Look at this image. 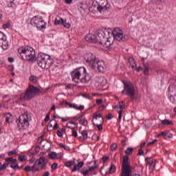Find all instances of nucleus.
Instances as JSON below:
<instances>
[{"label":"nucleus","mask_w":176,"mask_h":176,"mask_svg":"<svg viewBox=\"0 0 176 176\" xmlns=\"http://www.w3.org/2000/svg\"><path fill=\"white\" fill-rule=\"evenodd\" d=\"M31 120V117L28 115V111H24L19 118L16 120V123L19 129V130H26L30 127V121Z\"/></svg>","instance_id":"nucleus-5"},{"label":"nucleus","mask_w":176,"mask_h":176,"mask_svg":"<svg viewBox=\"0 0 176 176\" xmlns=\"http://www.w3.org/2000/svg\"><path fill=\"white\" fill-rule=\"evenodd\" d=\"M16 153H17V151L13 150V151H9L8 153V156H12V155H16Z\"/></svg>","instance_id":"nucleus-52"},{"label":"nucleus","mask_w":176,"mask_h":176,"mask_svg":"<svg viewBox=\"0 0 176 176\" xmlns=\"http://www.w3.org/2000/svg\"><path fill=\"white\" fill-rule=\"evenodd\" d=\"M37 164H34L32 166V173H36V171H39V168L36 166Z\"/></svg>","instance_id":"nucleus-44"},{"label":"nucleus","mask_w":176,"mask_h":176,"mask_svg":"<svg viewBox=\"0 0 176 176\" xmlns=\"http://www.w3.org/2000/svg\"><path fill=\"white\" fill-rule=\"evenodd\" d=\"M57 118L58 119H61L63 122H67V120H69V118H63V117H60V116H57Z\"/></svg>","instance_id":"nucleus-51"},{"label":"nucleus","mask_w":176,"mask_h":176,"mask_svg":"<svg viewBox=\"0 0 176 176\" xmlns=\"http://www.w3.org/2000/svg\"><path fill=\"white\" fill-rule=\"evenodd\" d=\"M161 123L164 126H173L174 124V123L171 120L167 119L162 120Z\"/></svg>","instance_id":"nucleus-29"},{"label":"nucleus","mask_w":176,"mask_h":176,"mask_svg":"<svg viewBox=\"0 0 176 176\" xmlns=\"http://www.w3.org/2000/svg\"><path fill=\"white\" fill-rule=\"evenodd\" d=\"M110 149L111 151H112V152H114V151H116V149H118V144H116V143H113V144H111Z\"/></svg>","instance_id":"nucleus-47"},{"label":"nucleus","mask_w":176,"mask_h":176,"mask_svg":"<svg viewBox=\"0 0 176 176\" xmlns=\"http://www.w3.org/2000/svg\"><path fill=\"white\" fill-rule=\"evenodd\" d=\"M18 159L19 162H25V160H27V158H25L24 155H19Z\"/></svg>","instance_id":"nucleus-48"},{"label":"nucleus","mask_w":176,"mask_h":176,"mask_svg":"<svg viewBox=\"0 0 176 176\" xmlns=\"http://www.w3.org/2000/svg\"><path fill=\"white\" fill-rule=\"evenodd\" d=\"M85 60L91 68L96 69V64L98 60V58L96 55L91 52L87 53L85 56Z\"/></svg>","instance_id":"nucleus-11"},{"label":"nucleus","mask_w":176,"mask_h":176,"mask_svg":"<svg viewBox=\"0 0 176 176\" xmlns=\"http://www.w3.org/2000/svg\"><path fill=\"white\" fill-rule=\"evenodd\" d=\"M31 25L36 27L38 30H43L46 28V23L43 18L38 17L36 16H34L30 21Z\"/></svg>","instance_id":"nucleus-10"},{"label":"nucleus","mask_w":176,"mask_h":176,"mask_svg":"<svg viewBox=\"0 0 176 176\" xmlns=\"http://www.w3.org/2000/svg\"><path fill=\"white\" fill-rule=\"evenodd\" d=\"M94 126L98 127V130L101 131L102 130V124H104V118H102V114L101 113H94V118L91 120Z\"/></svg>","instance_id":"nucleus-9"},{"label":"nucleus","mask_w":176,"mask_h":176,"mask_svg":"<svg viewBox=\"0 0 176 176\" xmlns=\"http://www.w3.org/2000/svg\"><path fill=\"white\" fill-rule=\"evenodd\" d=\"M73 164H75V161H69L65 162V166L66 167H72Z\"/></svg>","instance_id":"nucleus-43"},{"label":"nucleus","mask_w":176,"mask_h":176,"mask_svg":"<svg viewBox=\"0 0 176 176\" xmlns=\"http://www.w3.org/2000/svg\"><path fill=\"white\" fill-rule=\"evenodd\" d=\"M134 152V148L133 147H129L125 151V154L126 155L123 156L122 159V166L120 176H131L133 174V170H131V166L129 164V156Z\"/></svg>","instance_id":"nucleus-3"},{"label":"nucleus","mask_w":176,"mask_h":176,"mask_svg":"<svg viewBox=\"0 0 176 176\" xmlns=\"http://www.w3.org/2000/svg\"><path fill=\"white\" fill-rule=\"evenodd\" d=\"M157 140H154L152 142H150L148 143H147V146H151V145H153V144H155V142H157Z\"/></svg>","instance_id":"nucleus-55"},{"label":"nucleus","mask_w":176,"mask_h":176,"mask_svg":"<svg viewBox=\"0 0 176 176\" xmlns=\"http://www.w3.org/2000/svg\"><path fill=\"white\" fill-rule=\"evenodd\" d=\"M11 120H12V114L10 113H8L6 116V123H10Z\"/></svg>","instance_id":"nucleus-35"},{"label":"nucleus","mask_w":176,"mask_h":176,"mask_svg":"<svg viewBox=\"0 0 176 176\" xmlns=\"http://www.w3.org/2000/svg\"><path fill=\"white\" fill-rule=\"evenodd\" d=\"M57 167H58V164H57L56 162L53 163L51 166L52 170H56Z\"/></svg>","instance_id":"nucleus-50"},{"label":"nucleus","mask_w":176,"mask_h":176,"mask_svg":"<svg viewBox=\"0 0 176 176\" xmlns=\"http://www.w3.org/2000/svg\"><path fill=\"white\" fill-rule=\"evenodd\" d=\"M9 27H10V23H6L3 25V28H4V30H6V28H9Z\"/></svg>","instance_id":"nucleus-59"},{"label":"nucleus","mask_w":176,"mask_h":176,"mask_svg":"<svg viewBox=\"0 0 176 176\" xmlns=\"http://www.w3.org/2000/svg\"><path fill=\"white\" fill-rule=\"evenodd\" d=\"M106 39H107V41L104 40V41L103 42V46L104 47H106L107 49H111V46H112V45H113V38H111V36H108Z\"/></svg>","instance_id":"nucleus-19"},{"label":"nucleus","mask_w":176,"mask_h":176,"mask_svg":"<svg viewBox=\"0 0 176 176\" xmlns=\"http://www.w3.org/2000/svg\"><path fill=\"white\" fill-rule=\"evenodd\" d=\"M96 68H97V70L99 72L104 74V72L107 71V65L105 64V62L98 59V62L96 63Z\"/></svg>","instance_id":"nucleus-14"},{"label":"nucleus","mask_w":176,"mask_h":176,"mask_svg":"<svg viewBox=\"0 0 176 176\" xmlns=\"http://www.w3.org/2000/svg\"><path fill=\"white\" fill-rule=\"evenodd\" d=\"M47 160L45 157H41L40 158L36 160L35 164H37V166H41V170H45L46 168V166H47Z\"/></svg>","instance_id":"nucleus-15"},{"label":"nucleus","mask_w":176,"mask_h":176,"mask_svg":"<svg viewBox=\"0 0 176 176\" xmlns=\"http://www.w3.org/2000/svg\"><path fill=\"white\" fill-rule=\"evenodd\" d=\"M50 120V113H49L45 116V122H49Z\"/></svg>","instance_id":"nucleus-57"},{"label":"nucleus","mask_w":176,"mask_h":176,"mask_svg":"<svg viewBox=\"0 0 176 176\" xmlns=\"http://www.w3.org/2000/svg\"><path fill=\"white\" fill-rule=\"evenodd\" d=\"M122 94H126V96H128L130 97L131 101L134 100V98H135V89H124L122 91Z\"/></svg>","instance_id":"nucleus-16"},{"label":"nucleus","mask_w":176,"mask_h":176,"mask_svg":"<svg viewBox=\"0 0 176 176\" xmlns=\"http://www.w3.org/2000/svg\"><path fill=\"white\" fill-rule=\"evenodd\" d=\"M123 84L124 89H134V87H133V83H131V82L123 81Z\"/></svg>","instance_id":"nucleus-28"},{"label":"nucleus","mask_w":176,"mask_h":176,"mask_svg":"<svg viewBox=\"0 0 176 176\" xmlns=\"http://www.w3.org/2000/svg\"><path fill=\"white\" fill-rule=\"evenodd\" d=\"M120 109H121V111H123V109H124V107H126V104L124 103V101H121L119 102V106Z\"/></svg>","instance_id":"nucleus-46"},{"label":"nucleus","mask_w":176,"mask_h":176,"mask_svg":"<svg viewBox=\"0 0 176 176\" xmlns=\"http://www.w3.org/2000/svg\"><path fill=\"white\" fill-rule=\"evenodd\" d=\"M102 102H103L102 99H98V100H96V104L98 105H101V104H102Z\"/></svg>","instance_id":"nucleus-60"},{"label":"nucleus","mask_w":176,"mask_h":176,"mask_svg":"<svg viewBox=\"0 0 176 176\" xmlns=\"http://www.w3.org/2000/svg\"><path fill=\"white\" fill-rule=\"evenodd\" d=\"M50 175V173L49 171L45 172L42 176H49Z\"/></svg>","instance_id":"nucleus-64"},{"label":"nucleus","mask_w":176,"mask_h":176,"mask_svg":"<svg viewBox=\"0 0 176 176\" xmlns=\"http://www.w3.org/2000/svg\"><path fill=\"white\" fill-rule=\"evenodd\" d=\"M79 123L80 124H82V126H87L88 124V122H87V120H86V118L80 120Z\"/></svg>","instance_id":"nucleus-38"},{"label":"nucleus","mask_w":176,"mask_h":176,"mask_svg":"<svg viewBox=\"0 0 176 176\" xmlns=\"http://www.w3.org/2000/svg\"><path fill=\"white\" fill-rule=\"evenodd\" d=\"M56 157H57V153H56L55 152H52L48 155L49 159H52V160L56 159Z\"/></svg>","instance_id":"nucleus-41"},{"label":"nucleus","mask_w":176,"mask_h":176,"mask_svg":"<svg viewBox=\"0 0 176 176\" xmlns=\"http://www.w3.org/2000/svg\"><path fill=\"white\" fill-rule=\"evenodd\" d=\"M149 159H151V158L146 157L145 158V162L147 163V164H148V166L150 167L153 166V169H154L155 166H156V161L153 160L152 162H151L148 161Z\"/></svg>","instance_id":"nucleus-26"},{"label":"nucleus","mask_w":176,"mask_h":176,"mask_svg":"<svg viewBox=\"0 0 176 176\" xmlns=\"http://www.w3.org/2000/svg\"><path fill=\"white\" fill-rule=\"evenodd\" d=\"M144 75H149V65H144Z\"/></svg>","instance_id":"nucleus-36"},{"label":"nucleus","mask_w":176,"mask_h":176,"mask_svg":"<svg viewBox=\"0 0 176 176\" xmlns=\"http://www.w3.org/2000/svg\"><path fill=\"white\" fill-rule=\"evenodd\" d=\"M62 25L65 28H71V23H67V20L62 19Z\"/></svg>","instance_id":"nucleus-34"},{"label":"nucleus","mask_w":176,"mask_h":176,"mask_svg":"<svg viewBox=\"0 0 176 176\" xmlns=\"http://www.w3.org/2000/svg\"><path fill=\"white\" fill-rule=\"evenodd\" d=\"M37 64L42 69H49L54 64V60L50 55L40 53L37 56Z\"/></svg>","instance_id":"nucleus-4"},{"label":"nucleus","mask_w":176,"mask_h":176,"mask_svg":"<svg viewBox=\"0 0 176 176\" xmlns=\"http://www.w3.org/2000/svg\"><path fill=\"white\" fill-rule=\"evenodd\" d=\"M102 160L104 162V163H105V162L109 160V157L104 155L102 157Z\"/></svg>","instance_id":"nucleus-54"},{"label":"nucleus","mask_w":176,"mask_h":176,"mask_svg":"<svg viewBox=\"0 0 176 176\" xmlns=\"http://www.w3.org/2000/svg\"><path fill=\"white\" fill-rule=\"evenodd\" d=\"M162 135L164 137V138H173V134L170 133L169 132L162 131L157 135V137H162Z\"/></svg>","instance_id":"nucleus-24"},{"label":"nucleus","mask_w":176,"mask_h":176,"mask_svg":"<svg viewBox=\"0 0 176 176\" xmlns=\"http://www.w3.org/2000/svg\"><path fill=\"white\" fill-rule=\"evenodd\" d=\"M67 129H78V122L70 121L66 124Z\"/></svg>","instance_id":"nucleus-23"},{"label":"nucleus","mask_w":176,"mask_h":176,"mask_svg":"<svg viewBox=\"0 0 176 176\" xmlns=\"http://www.w3.org/2000/svg\"><path fill=\"white\" fill-rule=\"evenodd\" d=\"M81 135L78 138L79 141H80L81 142H84V141H87V138H89V135L87 134V131H82L81 132Z\"/></svg>","instance_id":"nucleus-21"},{"label":"nucleus","mask_w":176,"mask_h":176,"mask_svg":"<svg viewBox=\"0 0 176 176\" xmlns=\"http://www.w3.org/2000/svg\"><path fill=\"white\" fill-rule=\"evenodd\" d=\"M97 168V166H88L87 168H83L82 170L80 171V173L82 174V175L86 176L89 175V173H93V171H95Z\"/></svg>","instance_id":"nucleus-18"},{"label":"nucleus","mask_w":176,"mask_h":176,"mask_svg":"<svg viewBox=\"0 0 176 176\" xmlns=\"http://www.w3.org/2000/svg\"><path fill=\"white\" fill-rule=\"evenodd\" d=\"M8 46L9 43L8 42L6 36L3 32H0V47H2L3 50H7Z\"/></svg>","instance_id":"nucleus-13"},{"label":"nucleus","mask_w":176,"mask_h":176,"mask_svg":"<svg viewBox=\"0 0 176 176\" xmlns=\"http://www.w3.org/2000/svg\"><path fill=\"white\" fill-rule=\"evenodd\" d=\"M141 155H144V150L142 148L139 149L138 155L141 156Z\"/></svg>","instance_id":"nucleus-62"},{"label":"nucleus","mask_w":176,"mask_h":176,"mask_svg":"<svg viewBox=\"0 0 176 176\" xmlns=\"http://www.w3.org/2000/svg\"><path fill=\"white\" fill-rule=\"evenodd\" d=\"M14 161V159H13V157H12L6 159V162H11L12 163Z\"/></svg>","instance_id":"nucleus-58"},{"label":"nucleus","mask_w":176,"mask_h":176,"mask_svg":"<svg viewBox=\"0 0 176 176\" xmlns=\"http://www.w3.org/2000/svg\"><path fill=\"white\" fill-rule=\"evenodd\" d=\"M113 118V116H112V113H109L107 116H106V118L107 120H111Z\"/></svg>","instance_id":"nucleus-56"},{"label":"nucleus","mask_w":176,"mask_h":176,"mask_svg":"<svg viewBox=\"0 0 176 176\" xmlns=\"http://www.w3.org/2000/svg\"><path fill=\"white\" fill-rule=\"evenodd\" d=\"M116 171V166L113 164H111V166L109 168V174H113Z\"/></svg>","instance_id":"nucleus-31"},{"label":"nucleus","mask_w":176,"mask_h":176,"mask_svg":"<svg viewBox=\"0 0 176 176\" xmlns=\"http://www.w3.org/2000/svg\"><path fill=\"white\" fill-rule=\"evenodd\" d=\"M30 82H32L33 83H36V82H38V77H36L35 76H31L30 77Z\"/></svg>","instance_id":"nucleus-39"},{"label":"nucleus","mask_w":176,"mask_h":176,"mask_svg":"<svg viewBox=\"0 0 176 176\" xmlns=\"http://www.w3.org/2000/svg\"><path fill=\"white\" fill-rule=\"evenodd\" d=\"M107 85V78L104 76H98L95 80V87L102 89Z\"/></svg>","instance_id":"nucleus-12"},{"label":"nucleus","mask_w":176,"mask_h":176,"mask_svg":"<svg viewBox=\"0 0 176 176\" xmlns=\"http://www.w3.org/2000/svg\"><path fill=\"white\" fill-rule=\"evenodd\" d=\"M109 9V7L108 6V2L107 1L103 0L101 1V3L98 6L97 10L100 13H102V12H107Z\"/></svg>","instance_id":"nucleus-17"},{"label":"nucleus","mask_w":176,"mask_h":176,"mask_svg":"<svg viewBox=\"0 0 176 176\" xmlns=\"http://www.w3.org/2000/svg\"><path fill=\"white\" fill-rule=\"evenodd\" d=\"M72 79L76 83H89L91 80V76L86 72V68L78 67L71 73Z\"/></svg>","instance_id":"nucleus-1"},{"label":"nucleus","mask_w":176,"mask_h":176,"mask_svg":"<svg viewBox=\"0 0 176 176\" xmlns=\"http://www.w3.org/2000/svg\"><path fill=\"white\" fill-rule=\"evenodd\" d=\"M129 66L131 67V68H132V69H134L135 68L137 67V63H135V60H134V58H130L129 59Z\"/></svg>","instance_id":"nucleus-25"},{"label":"nucleus","mask_w":176,"mask_h":176,"mask_svg":"<svg viewBox=\"0 0 176 176\" xmlns=\"http://www.w3.org/2000/svg\"><path fill=\"white\" fill-rule=\"evenodd\" d=\"M63 20H64L63 18H60V19H55L54 25H58L60 24L63 23Z\"/></svg>","instance_id":"nucleus-45"},{"label":"nucleus","mask_w":176,"mask_h":176,"mask_svg":"<svg viewBox=\"0 0 176 176\" xmlns=\"http://www.w3.org/2000/svg\"><path fill=\"white\" fill-rule=\"evenodd\" d=\"M9 166V163H4L1 166V170H5Z\"/></svg>","instance_id":"nucleus-53"},{"label":"nucleus","mask_w":176,"mask_h":176,"mask_svg":"<svg viewBox=\"0 0 176 176\" xmlns=\"http://www.w3.org/2000/svg\"><path fill=\"white\" fill-rule=\"evenodd\" d=\"M41 93L40 89H27L24 94H21L20 100L30 101V100H32L35 96H38L41 94Z\"/></svg>","instance_id":"nucleus-7"},{"label":"nucleus","mask_w":176,"mask_h":176,"mask_svg":"<svg viewBox=\"0 0 176 176\" xmlns=\"http://www.w3.org/2000/svg\"><path fill=\"white\" fill-rule=\"evenodd\" d=\"M76 129L78 128H72L71 130H72V137H74L76 138L78 137V131H76Z\"/></svg>","instance_id":"nucleus-37"},{"label":"nucleus","mask_w":176,"mask_h":176,"mask_svg":"<svg viewBox=\"0 0 176 176\" xmlns=\"http://www.w3.org/2000/svg\"><path fill=\"white\" fill-rule=\"evenodd\" d=\"M56 134H57L58 137H60V138L63 137V133L60 130H58L56 131Z\"/></svg>","instance_id":"nucleus-63"},{"label":"nucleus","mask_w":176,"mask_h":176,"mask_svg":"<svg viewBox=\"0 0 176 176\" xmlns=\"http://www.w3.org/2000/svg\"><path fill=\"white\" fill-rule=\"evenodd\" d=\"M55 87H65V89H72V87H74V85L72 84H68L67 85L64 84H56L55 85Z\"/></svg>","instance_id":"nucleus-27"},{"label":"nucleus","mask_w":176,"mask_h":176,"mask_svg":"<svg viewBox=\"0 0 176 176\" xmlns=\"http://www.w3.org/2000/svg\"><path fill=\"white\" fill-rule=\"evenodd\" d=\"M80 96L84 97V98H90V95H89L87 94H80Z\"/></svg>","instance_id":"nucleus-61"},{"label":"nucleus","mask_w":176,"mask_h":176,"mask_svg":"<svg viewBox=\"0 0 176 176\" xmlns=\"http://www.w3.org/2000/svg\"><path fill=\"white\" fill-rule=\"evenodd\" d=\"M18 53L21 56V58L25 61H29L30 63H35L36 61V54L35 50L32 47H21L18 49Z\"/></svg>","instance_id":"nucleus-2"},{"label":"nucleus","mask_w":176,"mask_h":176,"mask_svg":"<svg viewBox=\"0 0 176 176\" xmlns=\"http://www.w3.org/2000/svg\"><path fill=\"white\" fill-rule=\"evenodd\" d=\"M65 104L67 105V107H69V108H74V109H76V105H75L72 103H70L68 102H65Z\"/></svg>","instance_id":"nucleus-42"},{"label":"nucleus","mask_w":176,"mask_h":176,"mask_svg":"<svg viewBox=\"0 0 176 176\" xmlns=\"http://www.w3.org/2000/svg\"><path fill=\"white\" fill-rule=\"evenodd\" d=\"M10 167L11 168H13V170H16V168H20V167H19V164H17L16 159H14V161L12 162Z\"/></svg>","instance_id":"nucleus-32"},{"label":"nucleus","mask_w":176,"mask_h":176,"mask_svg":"<svg viewBox=\"0 0 176 176\" xmlns=\"http://www.w3.org/2000/svg\"><path fill=\"white\" fill-rule=\"evenodd\" d=\"M8 7L14 9V8H16V3H14V0L10 1V3L8 4Z\"/></svg>","instance_id":"nucleus-40"},{"label":"nucleus","mask_w":176,"mask_h":176,"mask_svg":"<svg viewBox=\"0 0 176 176\" xmlns=\"http://www.w3.org/2000/svg\"><path fill=\"white\" fill-rule=\"evenodd\" d=\"M168 94L170 97H175L176 96V89H169Z\"/></svg>","instance_id":"nucleus-33"},{"label":"nucleus","mask_w":176,"mask_h":176,"mask_svg":"<svg viewBox=\"0 0 176 176\" xmlns=\"http://www.w3.org/2000/svg\"><path fill=\"white\" fill-rule=\"evenodd\" d=\"M112 32L111 29H102L98 31L97 36H96V43L99 45H103L105 42V38L111 36V33Z\"/></svg>","instance_id":"nucleus-6"},{"label":"nucleus","mask_w":176,"mask_h":176,"mask_svg":"<svg viewBox=\"0 0 176 176\" xmlns=\"http://www.w3.org/2000/svg\"><path fill=\"white\" fill-rule=\"evenodd\" d=\"M85 39L87 42H89V43H97V40L96 39V34L89 33L85 36Z\"/></svg>","instance_id":"nucleus-20"},{"label":"nucleus","mask_w":176,"mask_h":176,"mask_svg":"<svg viewBox=\"0 0 176 176\" xmlns=\"http://www.w3.org/2000/svg\"><path fill=\"white\" fill-rule=\"evenodd\" d=\"M24 170L26 171L27 173H30V171H31L32 173V167L30 166H26L24 168Z\"/></svg>","instance_id":"nucleus-49"},{"label":"nucleus","mask_w":176,"mask_h":176,"mask_svg":"<svg viewBox=\"0 0 176 176\" xmlns=\"http://www.w3.org/2000/svg\"><path fill=\"white\" fill-rule=\"evenodd\" d=\"M85 166V162L82 161L78 163V164L74 165V168L72 170V173H75V171H78V170H80L82 167Z\"/></svg>","instance_id":"nucleus-22"},{"label":"nucleus","mask_w":176,"mask_h":176,"mask_svg":"<svg viewBox=\"0 0 176 176\" xmlns=\"http://www.w3.org/2000/svg\"><path fill=\"white\" fill-rule=\"evenodd\" d=\"M110 35L113 36V39H116L118 42H126L129 38L127 36L123 35V31L119 28H116L113 30H111Z\"/></svg>","instance_id":"nucleus-8"},{"label":"nucleus","mask_w":176,"mask_h":176,"mask_svg":"<svg viewBox=\"0 0 176 176\" xmlns=\"http://www.w3.org/2000/svg\"><path fill=\"white\" fill-rule=\"evenodd\" d=\"M114 109H116L117 112H118V120H122V113L123 110L119 106L114 107Z\"/></svg>","instance_id":"nucleus-30"}]
</instances>
